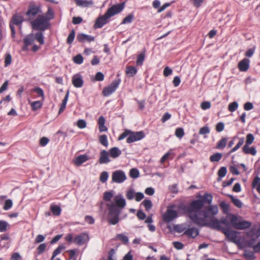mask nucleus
I'll use <instances>...</instances> for the list:
<instances>
[{"label":"nucleus","mask_w":260,"mask_h":260,"mask_svg":"<svg viewBox=\"0 0 260 260\" xmlns=\"http://www.w3.org/2000/svg\"><path fill=\"white\" fill-rule=\"evenodd\" d=\"M213 197L211 194L205 193L199 199L193 200L183 209L188 213L191 220L196 224L198 220L206 218L212 215H216L218 212V208L216 205H210L212 203Z\"/></svg>","instance_id":"nucleus-1"},{"label":"nucleus","mask_w":260,"mask_h":260,"mask_svg":"<svg viewBox=\"0 0 260 260\" xmlns=\"http://www.w3.org/2000/svg\"><path fill=\"white\" fill-rule=\"evenodd\" d=\"M113 202L107 203L108 222L111 225H115L120 220L119 215L126 206V201L121 194L114 197Z\"/></svg>","instance_id":"nucleus-2"},{"label":"nucleus","mask_w":260,"mask_h":260,"mask_svg":"<svg viewBox=\"0 0 260 260\" xmlns=\"http://www.w3.org/2000/svg\"><path fill=\"white\" fill-rule=\"evenodd\" d=\"M212 215L206 218H203L202 220H198L199 223L197 224L201 227H209L212 229H216L222 232V229L220 226L221 222L214 216Z\"/></svg>","instance_id":"nucleus-3"},{"label":"nucleus","mask_w":260,"mask_h":260,"mask_svg":"<svg viewBox=\"0 0 260 260\" xmlns=\"http://www.w3.org/2000/svg\"><path fill=\"white\" fill-rule=\"evenodd\" d=\"M50 23L46 17L40 15L34 20L31 22L32 29L39 31H45L49 28Z\"/></svg>","instance_id":"nucleus-4"},{"label":"nucleus","mask_w":260,"mask_h":260,"mask_svg":"<svg viewBox=\"0 0 260 260\" xmlns=\"http://www.w3.org/2000/svg\"><path fill=\"white\" fill-rule=\"evenodd\" d=\"M175 207V205H172L167 207V211L162 215L165 222L169 223L178 217L177 211L173 209Z\"/></svg>","instance_id":"nucleus-5"},{"label":"nucleus","mask_w":260,"mask_h":260,"mask_svg":"<svg viewBox=\"0 0 260 260\" xmlns=\"http://www.w3.org/2000/svg\"><path fill=\"white\" fill-rule=\"evenodd\" d=\"M231 222L232 226L238 230H245L248 229L251 225V222L246 221H238V217L235 215H232Z\"/></svg>","instance_id":"nucleus-6"},{"label":"nucleus","mask_w":260,"mask_h":260,"mask_svg":"<svg viewBox=\"0 0 260 260\" xmlns=\"http://www.w3.org/2000/svg\"><path fill=\"white\" fill-rule=\"evenodd\" d=\"M121 82L120 78L115 79L109 86L104 88L102 93L104 96H109L113 93Z\"/></svg>","instance_id":"nucleus-7"},{"label":"nucleus","mask_w":260,"mask_h":260,"mask_svg":"<svg viewBox=\"0 0 260 260\" xmlns=\"http://www.w3.org/2000/svg\"><path fill=\"white\" fill-rule=\"evenodd\" d=\"M145 137L143 131L133 132L131 130L129 136L127 138L126 142L132 143L133 142L141 140Z\"/></svg>","instance_id":"nucleus-8"},{"label":"nucleus","mask_w":260,"mask_h":260,"mask_svg":"<svg viewBox=\"0 0 260 260\" xmlns=\"http://www.w3.org/2000/svg\"><path fill=\"white\" fill-rule=\"evenodd\" d=\"M41 12H42V11L39 6L31 3L29 4L25 14L29 18V20H31L34 19L38 14Z\"/></svg>","instance_id":"nucleus-9"},{"label":"nucleus","mask_w":260,"mask_h":260,"mask_svg":"<svg viewBox=\"0 0 260 260\" xmlns=\"http://www.w3.org/2000/svg\"><path fill=\"white\" fill-rule=\"evenodd\" d=\"M124 8V3L114 5L107 10L106 13L109 17V18H111L115 15L121 12L123 10Z\"/></svg>","instance_id":"nucleus-10"},{"label":"nucleus","mask_w":260,"mask_h":260,"mask_svg":"<svg viewBox=\"0 0 260 260\" xmlns=\"http://www.w3.org/2000/svg\"><path fill=\"white\" fill-rule=\"evenodd\" d=\"M112 179L113 182L121 183L126 179V176L123 171L117 170L113 172Z\"/></svg>","instance_id":"nucleus-11"},{"label":"nucleus","mask_w":260,"mask_h":260,"mask_svg":"<svg viewBox=\"0 0 260 260\" xmlns=\"http://www.w3.org/2000/svg\"><path fill=\"white\" fill-rule=\"evenodd\" d=\"M109 17L105 13L104 15L99 16L95 20L93 27L94 29L101 28L109 22Z\"/></svg>","instance_id":"nucleus-12"},{"label":"nucleus","mask_w":260,"mask_h":260,"mask_svg":"<svg viewBox=\"0 0 260 260\" xmlns=\"http://www.w3.org/2000/svg\"><path fill=\"white\" fill-rule=\"evenodd\" d=\"M222 232L228 238L229 241L235 243H237V239L238 237L236 232L230 230L228 228H222Z\"/></svg>","instance_id":"nucleus-13"},{"label":"nucleus","mask_w":260,"mask_h":260,"mask_svg":"<svg viewBox=\"0 0 260 260\" xmlns=\"http://www.w3.org/2000/svg\"><path fill=\"white\" fill-rule=\"evenodd\" d=\"M72 82L76 88L82 87L84 84V81L82 75L79 73L74 75L72 78Z\"/></svg>","instance_id":"nucleus-14"},{"label":"nucleus","mask_w":260,"mask_h":260,"mask_svg":"<svg viewBox=\"0 0 260 260\" xmlns=\"http://www.w3.org/2000/svg\"><path fill=\"white\" fill-rule=\"evenodd\" d=\"M88 240V235L85 233H82L75 237L74 242L78 245H82Z\"/></svg>","instance_id":"nucleus-15"},{"label":"nucleus","mask_w":260,"mask_h":260,"mask_svg":"<svg viewBox=\"0 0 260 260\" xmlns=\"http://www.w3.org/2000/svg\"><path fill=\"white\" fill-rule=\"evenodd\" d=\"M250 67V60L247 58H244L241 60L238 64V69L240 71L246 72Z\"/></svg>","instance_id":"nucleus-16"},{"label":"nucleus","mask_w":260,"mask_h":260,"mask_svg":"<svg viewBox=\"0 0 260 260\" xmlns=\"http://www.w3.org/2000/svg\"><path fill=\"white\" fill-rule=\"evenodd\" d=\"M78 42L83 43L85 42H91L94 41V37L83 33H80L77 36Z\"/></svg>","instance_id":"nucleus-17"},{"label":"nucleus","mask_w":260,"mask_h":260,"mask_svg":"<svg viewBox=\"0 0 260 260\" xmlns=\"http://www.w3.org/2000/svg\"><path fill=\"white\" fill-rule=\"evenodd\" d=\"M189 238H195L199 234V230L196 228H191L186 230L184 233Z\"/></svg>","instance_id":"nucleus-18"},{"label":"nucleus","mask_w":260,"mask_h":260,"mask_svg":"<svg viewBox=\"0 0 260 260\" xmlns=\"http://www.w3.org/2000/svg\"><path fill=\"white\" fill-rule=\"evenodd\" d=\"M110 159L108 156V152L103 150L100 152V156L99 161L101 164H108L110 161Z\"/></svg>","instance_id":"nucleus-19"},{"label":"nucleus","mask_w":260,"mask_h":260,"mask_svg":"<svg viewBox=\"0 0 260 260\" xmlns=\"http://www.w3.org/2000/svg\"><path fill=\"white\" fill-rule=\"evenodd\" d=\"M89 159V157L86 154L80 155L77 156L75 160V164L77 166L81 165L83 163L85 162Z\"/></svg>","instance_id":"nucleus-20"},{"label":"nucleus","mask_w":260,"mask_h":260,"mask_svg":"<svg viewBox=\"0 0 260 260\" xmlns=\"http://www.w3.org/2000/svg\"><path fill=\"white\" fill-rule=\"evenodd\" d=\"M23 43L26 46H29L31 45L35 41V34L30 33L25 36L23 39Z\"/></svg>","instance_id":"nucleus-21"},{"label":"nucleus","mask_w":260,"mask_h":260,"mask_svg":"<svg viewBox=\"0 0 260 260\" xmlns=\"http://www.w3.org/2000/svg\"><path fill=\"white\" fill-rule=\"evenodd\" d=\"M243 152L245 154H251L255 155L256 154V150L254 147H249V145H245L242 148Z\"/></svg>","instance_id":"nucleus-22"},{"label":"nucleus","mask_w":260,"mask_h":260,"mask_svg":"<svg viewBox=\"0 0 260 260\" xmlns=\"http://www.w3.org/2000/svg\"><path fill=\"white\" fill-rule=\"evenodd\" d=\"M76 3V5L79 7L85 8L88 7L89 6L92 5L93 4V2L92 1H87V0H75Z\"/></svg>","instance_id":"nucleus-23"},{"label":"nucleus","mask_w":260,"mask_h":260,"mask_svg":"<svg viewBox=\"0 0 260 260\" xmlns=\"http://www.w3.org/2000/svg\"><path fill=\"white\" fill-rule=\"evenodd\" d=\"M109 154L112 157L115 158L121 154V151L118 147H114L110 149Z\"/></svg>","instance_id":"nucleus-24"},{"label":"nucleus","mask_w":260,"mask_h":260,"mask_svg":"<svg viewBox=\"0 0 260 260\" xmlns=\"http://www.w3.org/2000/svg\"><path fill=\"white\" fill-rule=\"evenodd\" d=\"M137 69L133 66H127L126 68L125 73L128 77H133L136 75Z\"/></svg>","instance_id":"nucleus-25"},{"label":"nucleus","mask_w":260,"mask_h":260,"mask_svg":"<svg viewBox=\"0 0 260 260\" xmlns=\"http://www.w3.org/2000/svg\"><path fill=\"white\" fill-rule=\"evenodd\" d=\"M228 142V138L225 137L222 138L217 143L216 148L218 149H223L226 146Z\"/></svg>","instance_id":"nucleus-26"},{"label":"nucleus","mask_w":260,"mask_h":260,"mask_svg":"<svg viewBox=\"0 0 260 260\" xmlns=\"http://www.w3.org/2000/svg\"><path fill=\"white\" fill-rule=\"evenodd\" d=\"M254 239H253L249 241V246L253 248L254 252L259 253L260 252V242H258L257 244L254 245L253 244L254 243Z\"/></svg>","instance_id":"nucleus-27"},{"label":"nucleus","mask_w":260,"mask_h":260,"mask_svg":"<svg viewBox=\"0 0 260 260\" xmlns=\"http://www.w3.org/2000/svg\"><path fill=\"white\" fill-rule=\"evenodd\" d=\"M114 190L105 191L103 194V200L106 202L110 201L114 196Z\"/></svg>","instance_id":"nucleus-28"},{"label":"nucleus","mask_w":260,"mask_h":260,"mask_svg":"<svg viewBox=\"0 0 260 260\" xmlns=\"http://www.w3.org/2000/svg\"><path fill=\"white\" fill-rule=\"evenodd\" d=\"M228 196L230 198L232 203L235 206L238 208H241L242 207V203L239 199L235 198L232 194H228Z\"/></svg>","instance_id":"nucleus-29"},{"label":"nucleus","mask_w":260,"mask_h":260,"mask_svg":"<svg viewBox=\"0 0 260 260\" xmlns=\"http://www.w3.org/2000/svg\"><path fill=\"white\" fill-rule=\"evenodd\" d=\"M43 31H39L35 35V40H36L40 44H44Z\"/></svg>","instance_id":"nucleus-30"},{"label":"nucleus","mask_w":260,"mask_h":260,"mask_svg":"<svg viewBox=\"0 0 260 260\" xmlns=\"http://www.w3.org/2000/svg\"><path fill=\"white\" fill-rule=\"evenodd\" d=\"M12 21L14 24L19 25L23 22V19L22 16L18 15H14L12 17Z\"/></svg>","instance_id":"nucleus-31"},{"label":"nucleus","mask_w":260,"mask_h":260,"mask_svg":"<svg viewBox=\"0 0 260 260\" xmlns=\"http://www.w3.org/2000/svg\"><path fill=\"white\" fill-rule=\"evenodd\" d=\"M10 228L9 223L5 220H0V232H5Z\"/></svg>","instance_id":"nucleus-32"},{"label":"nucleus","mask_w":260,"mask_h":260,"mask_svg":"<svg viewBox=\"0 0 260 260\" xmlns=\"http://www.w3.org/2000/svg\"><path fill=\"white\" fill-rule=\"evenodd\" d=\"M50 210L54 215L58 216L60 214L61 209L60 207L57 205L51 206Z\"/></svg>","instance_id":"nucleus-33"},{"label":"nucleus","mask_w":260,"mask_h":260,"mask_svg":"<svg viewBox=\"0 0 260 260\" xmlns=\"http://www.w3.org/2000/svg\"><path fill=\"white\" fill-rule=\"evenodd\" d=\"M222 154L219 152H217L213 155H211L210 157V160L211 162H218L222 158Z\"/></svg>","instance_id":"nucleus-34"},{"label":"nucleus","mask_w":260,"mask_h":260,"mask_svg":"<svg viewBox=\"0 0 260 260\" xmlns=\"http://www.w3.org/2000/svg\"><path fill=\"white\" fill-rule=\"evenodd\" d=\"M134 19V15L133 13H130L123 19L121 24L131 23Z\"/></svg>","instance_id":"nucleus-35"},{"label":"nucleus","mask_w":260,"mask_h":260,"mask_svg":"<svg viewBox=\"0 0 260 260\" xmlns=\"http://www.w3.org/2000/svg\"><path fill=\"white\" fill-rule=\"evenodd\" d=\"M226 168L225 167H221L218 171V180H220L222 178L224 177L226 175Z\"/></svg>","instance_id":"nucleus-36"},{"label":"nucleus","mask_w":260,"mask_h":260,"mask_svg":"<svg viewBox=\"0 0 260 260\" xmlns=\"http://www.w3.org/2000/svg\"><path fill=\"white\" fill-rule=\"evenodd\" d=\"M142 204L145 207V210L147 211H149L152 207V202L151 201V200L148 199L144 200L142 203Z\"/></svg>","instance_id":"nucleus-37"},{"label":"nucleus","mask_w":260,"mask_h":260,"mask_svg":"<svg viewBox=\"0 0 260 260\" xmlns=\"http://www.w3.org/2000/svg\"><path fill=\"white\" fill-rule=\"evenodd\" d=\"M129 176L134 179L138 178L140 176L139 170L136 168H133L129 171Z\"/></svg>","instance_id":"nucleus-38"},{"label":"nucleus","mask_w":260,"mask_h":260,"mask_svg":"<svg viewBox=\"0 0 260 260\" xmlns=\"http://www.w3.org/2000/svg\"><path fill=\"white\" fill-rule=\"evenodd\" d=\"M42 102L40 101H37L33 102L31 104V107L32 108V110L33 111L37 110L38 109L41 108L42 106Z\"/></svg>","instance_id":"nucleus-39"},{"label":"nucleus","mask_w":260,"mask_h":260,"mask_svg":"<svg viewBox=\"0 0 260 260\" xmlns=\"http://www.w3.org/2000/svg\"><path fill=\"white\" fill-rule=\"evenodd\" d=\"M64 248L65 247L64 246L62 245H59L57 247V248L55 249V250L53 251L51 260H53V259L56 257V256L61 252V250Z\"/></svg>","instance_id":"nucleus-40"},{"label":"nucleus","mask_w":260,"mask_h":260,"mask_svg":"<svg viewBox=\"0 0 260 260\" xmlns=\"http://www.w3.org/2000/svg\"><path fill=\"white\" fill-rule=\"evenodd\" d=\"M185 227L183 224H176L174 225V231L178 233H181L185 230Z\"/></svg>","instance_id":"nucleus-41"},{"label":"nucleus","mask_w":260,"mask_h":260,"mask_svg":"<svg viewBox=\"0 0 260 260\" xmlns=\"http://www.w3.org/2000/svg\"><path fill=\"white\" fill-rule=\"evenodd\" d=\"M145 59V53L142 52L139 54L138 56L137 59L136 61V64L137 66H142L143 61Z\"/></svg>","instance_id":"nucleus-42"},{"label":"nucleus","mask_w":260,"mask_h":260,"mask_svg":"<svg viewBox=\"0 0 260 260\" xmlns=\"http://www.w3.org/2000/svg\"><path fill=\"white\" fill-rule=\"evenodd\" d=\"M75 37V31L74 29H72L68 37L67 40V43L69 44H72L74 41Z\"/></svg>","instance_id":"nucleus-43"},{"label":"nucleus","mask_w":260,"mask_h":260,"mask_svg":"<svg viewBox=\"0 0 260 260\" xmlns=\"http://www.w3.org/2000/svg\"><path fill=\"white\" fill-rule=\"evenodd\" d=\"M117 238L125 244L128 242V237L123 234H117Z\"/></svg>","instance_id":"nucleus-44"},{"label":"nucleus","mask_w":260,"mask_h":260,"mask_svg":"<svg viewBox=\"0 0 260 260\" xmlns=\"http://www.w3.org/2000/svg\"><path fill=\"white\" fill-rule=\"evenodd\" d=\"M100 142L101 144L105 147H107L108 145V141L107 139V137L105 135H103L100 136L99 138Z\"/></svg>","instance_id":"nucleus-45"},{"label":"nucleus","mask_w":260,"mask_h":260,"mask_svg":"<svg viewBox=\"0 0 260 260\" xmlns=\"http://www.w3.org/2000/svg\"><path fill=\"white\" fill-rule=\"evenodd\" d=\"M54 12L51 8L48 9L47 12L45 14V17H46L47 19L49 21L51 19L54 18Z\"/></svg>","instance_id":"nucleus-46"},{"label":"nucleus","mask_w":260,"mask_h":260,"mask_svg":"<svg viewBox=\"0 0 260 260\" xmlns=\"http://www.w3.org/2000/svg\"><path fill=\"white\" fill-rule=\"evenodd\" d=\"M220 207L223 210V212L225 214H227L229 212V204H226L225 202L222 201L220 202Z\"/></svg>","instance_id":"nucleus-47"},{"label":"nucleus","mask_w":260,"mask_h":260,"mask_svg":"<svg viewBox=\"0 0 260 260\" xmlns=\"http://www.w3.org/2000/svg\"><path fill=\"white\" fill-rule=\"evenodd\" d=\"M184 135V132L183 128L182 127L177 128L175 130V136L181 139Z\"/></svg>","instance_id":"nucleus-48"},{"label":"nucleus","mask_w":260,"mask_h":260,"mask_svg":"<svg viewBox=\"0 0 260 260\" xmlns=\"http://www.w3.org/2000/svg\"><path fill=\"white\" fill-rule=\"evenodd\" d=\"M109 177L108 173L106 171L103 172L100 175V180L102 183H105Z\"/></svg>","instance_id":"nucleus-49"},{"label":"nucleus","mask_w":260,"mask_h":260,"mask_svg":"<svg viewBox=\"0 0 260 260\" xmlns=\"http://www.w3.org/2000/svg\"><path fill=\"white\" fill-rule=\"evenodd\" d=\"M254 137L253 134H248L246 136V144L245 145H250L254 141Z\"/></svg>","instance_id":"nucleus-50"},{"label":"nucleus","mask_w":260,"mask_h":260,"mask_svg":"<svg viewBox=\"0 0 260 260\" xmlns=\"http://www.w3.org/2000/svg\"><path fill=\"white\" fill-rule=\"evenodd\" d=\"M13 206V202L11 199L7 200L5 202L4 206L3 207V209L4 210L7 211L9 210Z\"/></svg>","instance_id":"nucleus-51"},{"label":"nucleus","mask_w":260,"mask_h":260,"mask_svg":"<svg viewBox=\"0 0 260 260\" xmlns=\"http://www.w3.org/2000/svg\"><path fill=\"white\" fill-rule=\"evenodd\" d=\"M244 256L248 260H254L255 259V256L254 253L251 251H246L244 253Z\"/></svg>","instance_id":"nucleus-52"},{"label":"nucleus","mask_w":260,"mask_h":260,"mask_svg":"<svg viewBox=\"0 0 260 260\" xmlns=\"http://www.w3.org/2000/svg\"><path fill=\"white\" fill-rule=\"evenodd\" d=\"M73 60L76 64H80L83 61V58L81 54H78L74 57Z\"/></svg>","instance_id":"nucleus-53"},{"label":"nucleus","mask_w":260,"mask_h":260,"mask_svg":"<svg viewBox=\"0 0 260 260\" xmlns=\"http://www.w3.org/2000/svg\"><path fill=\"white\" fill-rule=\"evenodd\" d=\"M135 193H136L133 189H129L126 192V197L128 200H132L134 198Z\"/></svg>","instance_id":"nucleus-54"},{"label":"nucleus","mask_w":260,"mask_h":260,"mask_svg":"<svg viewBox=\"0 0 260 260\" xmlns=\"http://www.w3.org/2000/svg\"><path fill=\"white\" fill-rule=\"evenodd\" d=\"M131 133V130L129 129H125L124 131L119 136L118 140L119 141L122 140L124 139L126 137L129 136V134Z\"/></svg>","instance_id":"nucleus-55"},{"label":"nucleus","mask_w":260,"mask_h":260,"mask_svg":"<svg viewBox=\"0 0 260 260\" xmlns=\"http://www.w3.org/2000/svg\"><path fill=\"white\" fill-rule=\"evenodd\" d=\"M238 107V104L236 102L230 103L229 105V110L231 112H234Z\"/></svg>","instance_id":"nucleus-56"},{"label":"nucleus","mask_w":260,"mask_h":260,"mask_svg":"<svg viewBox=\"0 0 260 260\" xmlns=\"http://www.w3.org/2000/svg\"><path fill=\"white\" fill-rule=\"evenodd\" d=\"M255 46H253L252 48L248 49L245 53V56L247 57H252L255 51Z\"/></svg>","instance_id":"nucleus-57"},{"label":"nucleus","mask_w":260,"mask_h":260,"mask_svg":"<svg viewBox=\"0 0 260 260\" xmlns=\"http://www.w3.org/2000/svg\"><path fill=\"white\" fill-rule=\"evenodd\" d=\"M33 91L36 93L39 96L44 98V91L40 87H35L33 89Z\"/></svg>","instance_id":"nucleus-58"},{"label":"nucleus","mask_w":260,"mask_h":260,"mask_svg":"<svg viewBox=\"0 0 260 260\" xmlns=\"http://www.w3.org/2000/svg\"><path fill=\"white\" fill-rule=\"evenodd\" d=\"M210 133V129L208 126H205L201 127L199 131V134L206 135Z\"/></svg>","instance_id":"nucleus-59"},{"label":"nucleus","mask_w":260,"mask_h":260,"mask_svg":"<svg viewBox=\"0 0 260 260\" xmlns=\"http://www.w3.org/2000/svg\"><path fill=\"white\" fill-rule=\"evenodd\" d=\"M86 121L83 119H79L78 120L77 122V125L78 127L80 128H84L86 127Z\"/></svg>","instance_id":"nucleus-60"},{"label":"nucleus","mask_w":260,"mask_h":260,"mask_svg":"<svg viewBox=\"0 0 260 260\" xmlns=\"http://www.w3.org/2000/svg\"><path fill=\"white\" fill-rule=\"evenodd\" d=\"M12 62V57L10 53H8L6 54L5 59V66L8 67L11 63Z\"/></svg>","instance_id":"nucleus-61"},{"label":"nucleus","mask_w":260,"mask_h":260,"mask_svg":"<svg viewBox=\"0 0 260 260\" xmlns=\"http://www.w3.org/2000/svg\"><path fill=\"white\" fill-rule=\"evenodd\" d=\"M104 79V75L101 72H98L95 76V80L98 81H102Z\"/></svg>","instance_id":"nucleus-62"},{"label":"nucleus","mask_w":260,"mask_h":260,"mask_svg":"<svg viewBox=\"0 0 260 260\" xmlns=\"http://www.w3.org/2000/svg\"><path fill=\"white\" fill-rule=\"evenodd\" d=\"M201 107L203 110H207L211 107V103L208 101H205L201 103Z\"/></svg>","instance_id":"nucleus-63"},{"label":"nucleus","mask_w":260,"mask_h":260,"mask_svg":"<svg viewBox=\"0 0 260 260\" xmlns=\"http://www.w3.org/2000/svg\"><path fill=\"white\" fill-rule=\"evenodd\" d=\"M173 73L172 70L169 67H166L164 70L163 74L165 77L171 75Z\"/></svg>","instance_id":"nucleus-64"}]
</instances>
